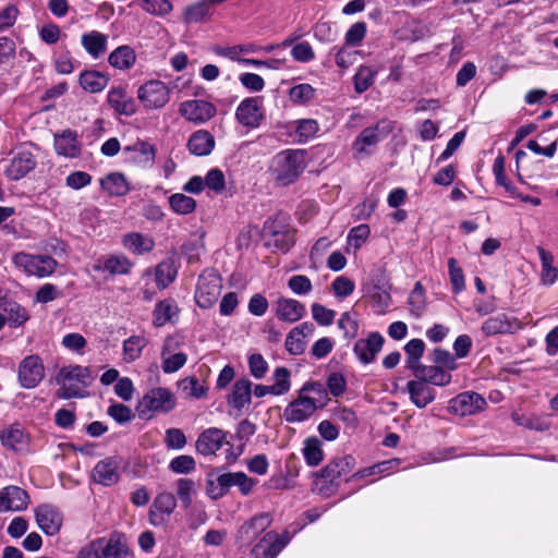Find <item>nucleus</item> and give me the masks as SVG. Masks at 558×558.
I'll return each mask as SVG.
<instances>
[{"instance_id": "nucleus-41", "label": "nucleus", "mask_w": 558, "mask_h": 558, "mask_svg": "<svg viewBox=\"0 0 558 558\" xmlns=\"http://www.w3.org/2000/svg\"><path fill=\"white\" fill-rule=\"evenodd\" d=\"M537 252L542 263V281L545 284H553L558 277V269L554 266V257L551 253L537 247Z\"/></svg>"}, {"instance_id": "nucleus-15", "label": "nucleus", "mask_w": 558, "mask_h": 558, "mask_svg": "<svg viewBox=\"0 0 558 558\" xmlns=\"http://www.w3.org/2000/svg\"><path fill=\"white\" fill-rule=\"evenodd\" d=\"M384 341L385 339L380 333L371 332L367 338L359 339L355 342L353 352L362 364H369L381 351Z\"/></svg>"}, {"instance_id": "nucleus-12", "label": "nucleus", "mask_w": 558, "mask_h": 558, "mask_svg": "<svg viewBox=\"0 0 558 558\" xmlns=\"http://www.w3.org/2000/svg\"><path fill=\"white\" fill-rule=\"evenodd\" d=\"M216 107L206 100L191 99L183 101L179 107V113L193 123H205L216 114Z\"/></svg>"}, {"instance_id": "nucleus-52", "label": "nucleus", "mask_w": 558, "mask_h": 558, "mask_svg": "<svg viewBox=\"0 0 558 558\" xmlns=\"http://www.w3.org/2000/svg\"><path fill=\"white\" fill-rule=\"evenodd\" d=\"M133 267V263L124 255H111L107 258V271L112 275H125Z\"/></svg>"}, {"instance_id": "nucleus-54", "label": "nucleus", "mask_w": 558, "mask_h": 558, "mask_svg": "<svg viewBox=\"0 0 558 558\" xmlns=\"http://www.w3.org/2000/svg\"><path fill=\"white\" fill-rule=\"evenodd\" d=\"M195 493V483L191 478H179L177 481V495L184 508L192 504V496Z\"/></svg>"}, {"instance_id": "nucleus-50", "label": "nucleus", "mask_w": 558, "mask_h": 558, "mask_svg": "<svg viewBox=\"0 0 558 558\" xmlns=\"http://www.w3.org/2000/svg\"><path fill=\"white\" fill-rule=\"evenodd\" d=\"M424 349L425 344L421 339H412L405 344L407 363L413 371L420 366L418 361L424 353Z\"/></svg>"}, {"instance_id": "nucleus-36", "label": "nucleus", "mask_w": 558, "mask_h": 558, "mask_svg": "<svg viewBox=\"0 0 558 558\" xmlns=\"http://www.w3.org/2000/svg\"><path fill=\"white\" fill-rule=\"evenodd\" d=\"M136 54L130 46H120L108 57V62L118 70H128L134 65Z\"/></svg>"}, {"instance_id": "nucleus-6", "label": "nucleus", "mask_w": 558, "mask_h": 558, "mask_svg": "<svg viewBox=\"0 0 558 558\" xmlns=\"http://www.w3.org/2000/svg\"><path fill=\"white\" fill-rule=\"evenodd\" d=\"M137 98L147 109H160L170 100V88L161 81L151 80L138 87Z\"/></svg>"}, {"instance_id": "nucleus-29", "label": "nucleus", "mask_w": 558, "mask_h": 558, "mask_svg": "<svg viewBox=\"0 0 558 558\" xmlns=\"http://www.w3.org/2000/svg\"><path fill=\"white\" fill-rule=\"evenodd\" d=\"M215 147L214 136L206 130L194 132L187 142V148L195 156H207Z\"/></svg>"}, {"instance_id": "nucleus-56", "label": "nucleus", "mask_w": 558, "mask_h": 558, "mask_svg": "<svg viewBox=\"0 0 558 558\" xmlns=\"http://www.w3.org/2000/svg\"><path fill=\"white\" fill-rule=\"evenodd\" d=\"M449 277L454 293H460L464 290L465 281L462 268L458 265L456 258L451 257L448 260Z\"/></svg>"}, {"instance_id": "nucleus-25", "label": "nucleus", "mask_w": 558, "mask_h": 558, "mask_svg": "<svg viewBox=\"0 0 558 558\" xmlns=\"http://www.w3.org/2000/svg\"><path fill=\"white\" fill-rule=\"evenodd\" d=\"M271 523L268 513H259L245 522L239 530V537L243 542H251L263 533Z\"/></svg>"}, {"instance_id": "nucleus-23", "label": "nucleus", "mask_w": 558, "mask_h": 558, "mask_svg": "<svg viewBox=\"0 0 558 558\" xmlns=\"http://www.w3.org/2000/svg\"><path fill=\"white\" fill-rule=\"evenodd\" d=\"M177 507V500L171 493L159 494L149 510V520L151 524L159 525L163 522L165 515L169 517Z\"/></svg>"}, {"instance_id": "nucleus-4", "label": "nucleus", "mask_w": 558, "mask_h": 558, "mask_svg": "<svg viewBox=\"0 0 558 558\" xmlns=\"http://www.w3.org/2000/svg\"><path fill=\"white\" fill-rule=\"evenodd\" d=\"M12 263L26 276L44 278L50 276L57 268V262L47 255H34L25 252L15 253Z\"/></svg>"}, {"instance_id": "nucleus-51", "label": "nucleus", "mask_w": 558, "mask_h": 558, "mask_svg": "<svg viewBox=\"0 0 558 558\" xmlns=\"http://www.w3.org/2000/svg\"><path fill=\"white\" fill-rule=\"evenodd\" d=\"M315 97V88L306 83L293 86L289 90V98L293 104L303 105Z\"/></svg>"}, {"instance_id": "nucleus-35", "label": "nucleus", "mask_w": 558, "mask_h": 558, "mask_svg": "<svg viewBox=\"0 0 558 558\" xmlns=\"http://www.w3.org/2000/svg\"><path fill=\"white\" fill-rule=\"evenodd\" d=\"M0 440L4 447L15 451L25 450L28 441L24 430L17 425L4 428L0 433Z\"/></svg>"}, {"instance_id": "nucleus-26", "label": "nucleus", "mask_w": 558, "mask_h": 558, "mask_svg": "<svg viewBox=\"0 0 558 558\" xmlns=\"http://www.w3.org/2000/svg\"><path fill=\"white\" fill-rule=\"evenodd\" d=\"M276 314L281 320L294 323L304 316L305 307L296 300L282 298L276 303Z\"/></svg>"}, {"instance_id": "nucleus-42", "label": "nucleus", "mask_w": 558, "mask_h": 558, "mask_svg": "<svg viewBox=\"0 0 558 558\" xmlns=\"http://www.w3.org/2000/svg\"><path fill=\"white\" fill-rule=\"evenodd\" d=\"M81 41L93 58H98L105 49V36L96 31L84 34Z\"/></svg>"}, {"instance_id": "nucleus-57", "label": "nucleus", "mask_w": 558, "mask_h": 558, "mask_svg": "<svg viewBox=\"0 0 558 558\" xmlns=\"http://www.w3.org/2000/svg\"><path fill=\"white\" fill-rule=\"evenodd\" d=\"M493 172L497 184L504 186L511 195L515 194L517 189L509 182L505 173V158L498 156L493 165Z\"/></svg>"}, {"instance_id": "nucleus-22", "label": "nucleus", "mask_w": 558, "mask_h": 558, "mask_svg": "<svg viewBox=\"0 0 558 558\" xmlns=\"http://www.w3.org/2000/svg\"><path fill=\"white\" fill-rule=\"evenodd\" d=\"M107 101L118 114L132 116L136 112V102L125 88L112 87L107 95Z\"/></svg>"}, {"instance_id": "nucleus-62", "label": "nucleus", "mask_w": 558, "mask_h": 558, "mask_svg": "<svg viewBox=\"0 0 558 558\" xmlns=\"http://www.w3.org/2000/svg\"><path fill=\"white\" fill-rule=\"evenodd\" d=\"M357 54L359 51L352 50L349 46L344 45L336 53V64L340 69L345 70L356 61Z\"/></svg>"}, {"instance_id": "nucleus-38", "label": "nucleus", "mask_w": 558, "mask_h": 558, "mask_svg": "<svg viewBox=\"0 0 558 558\" xmlns=\"http://www.w3.org/2000/svg\"><path fill=\"white\" fill-rule=\"evenodd\" d=\"M322 441L315 437H307L303 442L302 453L306 463L311 466L318 465L324 459Z\"/></svg>"}, {"instance_id": "nucleus-34", "label": "nucleus", "mask_w": 558, "mask_h": 558, "mask_svg": "<svg viewBox=\"0 0 558 558\" xmlns=\"http://www.w3.org/2000/svg\"><path fill=\"white\" fill-rule=\"evenodd\" d=\"M416 378L425 384H433L436 386H446L451 380V375L438 366H417L413 371Z\"/></svg>"}, {"instance_id": "nucleus-47", "label": "nucleus", "mask_w": 558, "mask_h": 558, "mask_svg": "<svg viewBox=\"0 0 558 558\" xmlns=\"http://www.w3.org/2000/svg\"><path fill=\"white\" fill-rule=\"evenodd\" d=\"M408 304L410 306L411 313L416 317L421 316L425 310V290L420 281L414 284V288L409 295Z\"/></svg>"}, {"instance_id": "nucleus-33", "label": "nucleus", "mask_w": 558, "mask_h": 558, "mask_svg": "<svg viewBox=\"0 0 558 558\" xmlns=\"http://www.w3.org/2000/svg\"><path fill=\"white\" fill-rule=\"evenodd\" d=\"M252 399V383L246 378L238 379L229 396L228 402L236 410H242L251 403Z\"/></svg>"}, {"instance_id": "nucleus-31", "label": "nucleus", "mask_w": 558, "mask_h": 558, "mask_svg": "<svg viewBox=\"0 0 558 558\" xmlns=\"http://www.w3.org/2000/svg\"><path fill=\"white\" fill-rule=\"evenodd\" d=\"M411 401L420 409L425 408L435 399V390L417 378L407 385Z\"/></svg>"}, {"instance_id": "nucleus-64", "label": "nucleus", "mask_w": 558, "mask_h": 558, "mask_svg": "<svg viewBox=\"0 0 558 558\" xmlns=\"http://www.w3.org/2000/svg\"><path fill=\"white\" fill-rule=\"evenodd\" d=\"M105 556V542L102 538H98L80 551L78 558H102Z\"/></svg>"}, {"instance_id": "nucleus-60", "label": "nucleus", "mask_w": 558, "mask_h": 558, "mask_svg": "<svg viewBox=\"0 0 558 558\" xmlns=\"http://www.w3.org/2000/svg\"><path fill=\"white\" fill-rule=\"evenodd\" d=\"M331 289L337 298L343 299L353 293L355 284L348 277L339 276L332 281Z\"/></svg>"}, {"instance_id": "nucleus-10", "label": "nucleus", "mask_w": 558, "mask_h": 558, "mask_svg": "<svg viewBox=\"0 0 558 558\" xmlns=\"http://www.w3.org/2000/svg\"><path fill=\"white\" fill-rule=\"evenodd\" d=\"M19 383L23 388L32 389L39 385L45 377V365L38 355L24 357L17 369Z\"/></svg>"}, {"instance_id": "nucleus-11", "label": "nucleus", "mask_w": 558, "mask_h": 558, "mask_svg": "<svg viewBox=\"0 0 558 558\" xmlns=\"http://www.w3.org/2000/svg\"><path fill=\"white\" fill-rule=\"evenodd\" d=\"M38 527L48 536L57 535L63 524V513L52 504H43L34 509Z\"/></svg>"}, {"instance_id": "nucleus-32", "label": "nucleus", "mask_w": 558, "mask_h": 558, "mask_svg": "<svg viewBox=\"0 0 558 558\" xmlns=\"http://www.w3.org/2000/svg\"><path fill=\"white\" fill-rule=\"evenodd\" d=\"M179 315V307L174 300L166 299L158 302L153 312V323L157 327L174 323Z\"/></svg>"}, {"instance_id": "nucleus-39", "label": "nucleus", "mask_w": 558, "mask_h": 558, "mask_svg": "<svg viewBox=\"0 0 558 558\" xmlns=\"http://www.w3.org/2000/svg\"><path fill=\"white\" fill-rule=\"evenodd\" d=\"M377 73L373 66L361 65L353 77L354 90L357 94L366 92L374 84Z\"/></svg>"}, {"instance_id": "nucleus-59", "label": "nucleus", "mask_w": 558, "mask_h": 558, "mask_svg": "<svg viewBox=\"0 0 558 558\" xmlns=\"http://www.w3.org/2000/svg\"><path fill=\"white\" fill-rule=\"evenodd\" d=\"M195 460L191 456L182 454L171 460L169 468L178 474H187L195 470Z\"/></svg>"}, {"instance_id": "nucleus-44", "label": "nucleus", "mask_w": 558, "mask_h": 558, "mask_svg": "<svg viewBox=\"0 0 558 558\" xmlns=\"http://www.w3.org/2000/svg\"><path fill=\"white\" fill-rule=\"evenodd\" d=\"M170 208L178 215H189L196 208V201L183 193H175L169 197Z\"/></svg>"}, {"instance_id": "nucleus-37", "label": "nucleus", "mask_w": 558, "mask_h": 558, "mask_svg": "<svg viewBox=\"0 0 558 558\" xmlns=\"http://www.w3.org/2000/svg\"><path fill=\"white\" fill-rule=\"evenodd\" d=\"M130 545L124 534L113 532L107 542V558H129Z\"/></svg>"}, {"instance_id": "nucleus-55", "label": "nucleus", "mask_w": 558, "mask_h": 558, "mask_svg": "<svg viewBox=\"0 0 558 558\" xmlns=\"http://www.w3.org/2000/svg\"><path fill=\"white\" fill-rule=\"evenodd\" d=\"M204 180L205 187H208L215 194H221L226 189L225 174L218 168L210 169Z\"/></svg>"}, {"instance_id": "nucleus-13", "label": "nucleus", "mask_w": 558, "mask_h": 558, "mask_svg": "<svg viewBox=\"0 0 558 558\" xmlns=\"http://www.w3.org/2000/svg\"><path fill=\"white\" fill-rule=\"evenodd\" d=\"M487 405L486 400L478 393L468 391L458 395L450 401V410L461 416L473 415L483 411Z\"/></svg>"}, {"instance_id": "nucleus-24", "label": "nucleus", "mask_w": 558, "mask_h": 558, "mask_svg": "<svg viewBox=\"0 0 558 558\" xmlns=\"http://www.w3.org/2000/svg\"><path fill=\"white\" fill-rule=\"evenodd\" d=\"M232 487V474L223 473L216 474L214 472L209 473L206 478V495L214 500H217L223 497L229 489Z\"/></svg>"}, {"instance_id": "nucleus-45", "label": "nucleus", "mask_w": 558, "mask_h": 558, "mask_svg": "<svg viewBox=\"0 0 558 558\" xmlns=\"http://www.w3.org/2000/svg\"><path fill=\"white\" fill-rule=\"evenodd\" d=\"M131 190L128 179L119 172L107 175V193L112 196H124Z\"/></svg>"}, {"instance_id": "nucleus-7", "label": "nucleus", "mask_w": 558, "mask_h": 558, "mask_svg": "<svg viewBox=\"0 0 558 558\" xmlns=\"http://www.w3.org/2000/svg\"><path fill=\"white\" fill-rule=\"evenodd\" d=\"M392 130L391 123L380 121L374 126L364 129L353 142V150L356 155H369L371 148L375 147Z\"/></svg>"}, {"instance_id": "nucleus-5", "label": "nucleus", "mask_w": 558, "mask_h": 558, "mask_svg": "<svg viewBox=\"0 0 558 558\" xmlns=\"http://www.w3.org/2000/svg\"><path fill=\"white\" fill-rule=\"evenodd\" d=\"M222 279L214 270L204 271L197 281L195 301L202 308L211 307L220 296Z\"/></svg>"}, {"instance_id": "nucleus-48", "label": "nucleus", "mask_w": 558, "mask_h": 558, "mask_svg": "<svg viewBox=\"0 0 558 558\" xmlns=\"http://www.w3.org/2000/svg\"><path fill=\"white\" fill-rule=\"evenodd\" d=\"M291 373L287 367L280 366L277 367L271 379L274 384L271 385L275 390V396H282L287 393L291 388Z\"/></svg>"}, {"instance_id": "nucleus-18", "label": "nucleus", "mask_w": 558, "mask_h": 558, "mask_svg": "<svg viewBox=\"0 0 558 558\" xmlns=\"http://www.w3.org/2000/svg\"><path fill=\"white\" fill-rule=\"evenodd\" d=\"M227 433L217 427L205 429L196 440V449L203 456L215 454L227 440Z\"/></svg>"}, {"instance_id": "nucleus-1", "label": "nucleus", "mask_w": 558, "mask_h": 558, "mask_svg": "<svg viewBox=\"0 0 558 558\" xmlns=\"http://www.w3.org/2000/svg\"><path fill=\"white\" fill-rule=\"evenodd\" d=\"M93 380L94 376L89 368L81 365L64 366L56 376L58 396L62 399L82 398Z\"/></svg>"}, {"instance_id": "nucleus-58", "label": "nucleus", "mask_w": 558, "mask_h": 558, "mask_svg": "<svg viewBox=\"0 0 558 558\" xmlns=\"http://www.w3.org/2000/svg\"><path fill=\"white\" fill-rule=\"evenodd\" d=\"M366 35V24L364 22H356L350 26L344 36V41L349 47L359 46Z\"/></svg>"}, {"instance_id": "nucleus-3", "label": "nucleus", "mask_w": 558, "mask_h": 558, "mask_svg": "<svg viewBox=\"0 0 558 558\" xmlns=\"http://www.w3.org/2000/svg\"><path fill=\"white\" fill-rule=\"evenodd\" d=\"M305 168L302 150H283L272 158L271 172L283 185L294 182Z\"/></svg>"}, {"instance_id": "nucleus-43", "label": "nucleus", "mask_w": 558, "mask_h": 558, "mask_svg": "<svg viewBox=\"0 0 558 558\" xmlns=\"http://www.w3.org/2000/svg\"><path fill=\"white\" fill-rule=\"evenodd\" d=\"M210 3L207 0L198 1L189 5L183 13V21L186 24L202 22L209 15Z\"/></svg>"}, {"instance_id": "nucleus-17", "label": "nucleus", "mask_w": 558, "mask_h": 558, "mask_svg": "<svg viewBox=\"0 0 558 558\" xmlns=\"http://www.w3.org/2000/svg\"><path fill=\"white\" fill-rule=\"evenodd\" d=\"M238 121L248 128H257L263 119L262 100L250 97L241 101L235 111Z\"/></svg>"}, {"instance_id": "nucleus-9", "label": "nucleus", "mask_w": 558, "mask_h": 558, "mask_svg": "<svg viewBox=\"0 0 558 558\" xmlns=\"http://www.w3.org/2000/svg\"><path fill=\"white\" fill-rule=\"evenodd\" d=\"M175 407V398L167 388H154L149 390L140 401V411L146 412H169Z\"/></svg>"}, {"instance_id": "nucleus-21", "label": "nucleus", "mask_w": 558, "mask_h": 558, "mask_svg": "<svg viewBox=\"0 0 558 558\" xmlns=\"http://www.w3.org/2000/svg\"><path fill=\"white\" fill-rule=\"evenodd\" d=\"M315 327L312 323L305 322L292 328L286 338V349L290 354L300 355L305 351L306 339L312 337Z\"/></svg>"}, {"instance_id": "nucleus-53", "label": "nucleus", "mask_w": 558, "mask_h": 558, "mask_svg": "<svg viewBox=\"0 0 558 558\" xmlns=\"http://www.w3.org/2000/svg\"><path fill=\"white\" fill-rule=\"evenodd\" d=\"M142 9L155 16H166L171 13L173 5L169 0H143Z\"/></svg>"}, {"instance_id": "nucleus-63", "label": "nucleus", "mask_w": 558, "mask_h": 558, "mask_svg": "<svg viewBox=\"0 0 558 558\" xmlns=\"http://www.w3.org/2000/svg\"><path fill=\"white\" fill-rule=\"evenodd\" d=\"M291 56L295 61L303 63L311 62L315 59V52L307 41L294 45L291 49Z\"/></svg>"}, {"instance_id": "nucleus-30", "label": "nucleus", "mask_w": 558, "mask_h": 558, "mask_svg": "<svg viewBox=\"0 0 558 558\" xmlns=\"http://www.w3.org/2000/svg\"><path fill=\"white\" fill-rule=\"evenodd\" d=\"M154 277L156 287L159 290L166 289L172 283L177 277V269L172 262L165 260L159 263L154 269H147L144 272V277Z\"/></svg>"}, {"instance_id": "nucleus-27", "label": "nucleus", "mask_w": 558, "mask_h": 558, "mask_svg": "<svg viewBox=\"0 0 558 558\" xmlns=\"http://www.w3.org/2000/svg\"><path fill=\"white\" fill-rule=\"evenodd\" d=\"M54 149L58 155L65 158H75L80 155L81 144L76 134L71 131H64L54 136Z\"/></svg>"}, {"instance_id": "nucleus-14", "label": "nucleus", "mask_w": 558, "mask_h": 558, "mask_svg": "<svg viewBox=\"0 0 558 558\" xmlns=\"http://www.w3.org/2000/svg\"><path fill=\"white\" fill-rule=\"evenodd\" d=\"M180 342L175 337H167L162 344L161 359L162 371L167 374L179 371L186 363V354L183 352H175L179 349Z\"/></svg>"}, {"instance_id": "nucleus-28", "label": "nucleus", "mask_w": 558, "mask_h": 558, "mask_svg": "<svg viewBox=\"0 0 558 558\" xmlns=\"http://www.w3.org/2000/svg\"><path fill=\"white\" fill-rule=\"evenodd\" d=\"M122 245L135 255L149 253L155 247V241L151 236L140 232H130L122 238Z\"/></svg>"}, {"instance_id": "nucleus-46", "label": "nucleus", "mask_w": 558, "mask_h": 558, "mask_svg": "<svg viewBox=\"0 0 558 558\" xmlns=\"http://www.w3.org/2000/svg\"><path fill=\"white\" fill-rule=\"evenodd\" d=\"M4 313L5 320L12 327H19L25 324L29 318L27 311L22 305L15 302L8 303L4 306Z\"/></svg>"}, {"instance_id": "nucleus-40", "label": "nucleus", "mask_w": 558, "mask_h": 558, "mask_svg": "<svg viewBox=\"0 0 558 558\" xmlns=\"http://www.w3.org/2000/svg\"><path fill=\"white\" fill-rule=\"evenodd\" d=\"M148 341L144 336H131L123 342V359L125 362H133L142 354Z\"/></svg>"}, {"instance_id": "nucleus-19", "label": "nucleus", "mask_w": 558, "mask_h": 558, "mask_svg": "<svg viewBox=\"0 0 558 558\" xmlns=\"http://www.w3.org/2000/svg\"><path fill=\"white\" fill-rule=\"evenodd\" d=\"M288 544V538L269 532L253 547L252 558H276Z\"/></svg>"}, {"instance_id": "nucleus-20", "label": "nucleus", "mask_w": 558, "mask_h": 558, "mask_svg": "<svg viewBox=\"0 0 558 558\" xmlns=\"http://www.w3.org/2000/svg\"><path fill=\"white\" fill-rule=\"evenodd\" d=\"M522 328L521 323L506 314H498L487 318L482 325V331L486 337L499 333H513Z\"/></svg>"}, {"instance_id": "nucleus-49", "label": "nucleus", "mask_w": 558, "mask_h": 558, "mask_svg": "<svg viewBox=\"0 0 558 558\" xmlns=\"http://www.w3.org/2000/svg\"><path fill=\"white\" fill-rule=\"evenodd\" d=\"M81 86L89 93H98L105 86V80L101 73L96 71H85L80 76Z\"/></svg>"}, {"instance_id": "nucleus-16", "label": "nucleus", "mask_w": 558, "mask_h": 558, "mask_svg": "<svg viewBox=\"0 0 558 558\" xmlns=\"http://www.w3.org/2000/svg\"><path fill=\"white\" fill-rule=\"evenodd\" d=\"M29 504L27 493L17 486H7L0 489V513L23 511Z\"/></svg>"}, {"instance_id": "nucleus-8", "label": "nucleus", "mask_w": 558, "mask_h": 558, "mask_svg": "<svg viewBox=\"0 0 558 558\" xmlns=\"http://www.w3.org/2000/svg\"><path fill=\"white\" fill-rule=\"evenodd\" d=\"M37 166L36 156L27 147L14 151L5 166L4 173L9 180L19 181L25 178Z\"/></svg>"}, {"instance_id": "nucleus-2", "label": "nucleus", "mask_w": 558, "mask_h": 558, "mask_svg": "<svg viewBox=\"0 0 558 558\" xmlns=\"http://www.w3.org/2000/svg\"><path fill=\"white\" fill-rule=\"evenodd\" d=\"M323 392V387L318 383L306 381L299 390L296 399L291 401L283 411V417L289 423H301L308 420L317 410V402L314 398L307 396L308 392Z\"/></svg>"}, {"instance_id": "nucleus-61", "label": "nucleus", "mask_w": 558, "mask_h": 558, "mask_svg": "<svg viewBox=\"0 0 558 558\" xmlns=\"http://www.w3.org/2000/svg\"><path fill=\"white\" fill-rule=\"evenodd\" d=\"M248 367L253 377L262 379L268 371V363L262 354L254 353L248 356Z\"/></svg>"}]
</instances>
